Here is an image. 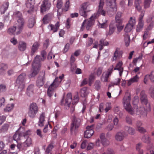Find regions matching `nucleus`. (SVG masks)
Returning <instances> with one entry per match:
<instances>
[{
	"instance_id": "f257e3e1",
	"label": "nucleus",
	"mask_w": 154,
	"mask_h": 154,
	"mask_svg": "<svg viewBox=\"0 0 154 154\" xmlns=\"http://www.w3.org/2000/svg\"><path fill=\"white\" fill-rule=\"evenodd\" d=\"M140 99L141 103L145 105V108L140 107L138 108L135 106L134 109L131 107L130 103L131 100L130 95L126 94L123 99V105L125 108L132 115L140 114L143 117L147 116L146 111L150 110V105L148 104V100L146 95L144 91H142L140 93Z\"/></svg>"
},
{
	"instance_id": "f03ea898",
	"label": "nucleus",
	"mask_w": 154,
	"mask_h": 154,
	"mask_svg": "<svg viewBox=\"0 0 154 154\" xmlns=\"http://www.w3.org/2000/svg\"><path fill=\"white\" fill-rule=\"evenodd\" d=\"M46 53L45 51H42L41 56L37 55L35 57L32 64V67L31 73L29 75V77H35L39 72L41 66V61H44L46 58Z\"/></svg>"
},
{
	"instance_id": "7ed1b4c3",
	"label": "nucleus",
	"mask_w": 154,
	"mask_h": 154,
	"mask_svg": "<svg viewBox=\"0 0 154 154\" xmlns=\"http://www.w3.org/2000/svg\"><path fill=\"white\" fill-rule=\"evenodd\" d=\"M96 19L92 16L89 19H85L83 22L80 30L82 31L86 29L87 30H89L91 27L94 25Z\"/></svg>"
},
{
	"instance_id": "20e7f679",
	"label": "nucleus",
	"mask_w": 154,
	"mask_h": 154,
	"mask_svg": "<svg viewBox=\"0 0 154 154\" xmlns=\"http://www.w3.org/2000/svg\"><path fill=\"white\" fill-rule=\"evenodd\" d=\"M91 5L87 2L83 3L81 6V8L79 10V13L82 16L86 17L88 14L87 13L91 11Z\"/></svg>"
},
{
	"instance_id": "39448f33",
	"label": "nucleus",
	"mask_w": 154,
	"mask_h": 154,
	"mask_svg": "<svg viewBox=\"0 0 154 154\" xmlns=\"http://www.w3.org/2000/svg\"><path fill=\"white\" fill-rule=\"evenodd\" d=\"M107 4L106 9L107 12H111V14L115 13L117 11L116 3V0H106Z\"/></svg>"
},
{
	"instance_id": "423d86ee",
	"label": "nucleus",
	"mask_w": 154,
	"mask_h": 154,
	"mask_svg": "<svg viewBox=\"0 0 154 154\" xmlns=\"http://www.w3.org/2000/svg\"><path fill=\"white\" fill-rule=\"evenodd\" d=\"M38 107L37 104L35 103H31L29 106L28 114L29 117L34 118L38 112Z\"/></svg>"
},
{
	"instance_id": "0eeeda50",
	"label": "nucleus",
	"mask_w": 154,
	"mask_h": 154,
	"mask_svg": "<svg viewBox=\"0 0 154 154\" xmlns=\"http://www.w3.org/2000/svg\"><path fill=\"white\" fill-rule=\"evenodd\" d=\"M25 77V74L23 73L19 76L16 81L17 85L20 91H21L24 88Z\"/></svg>"
},
{
	"instance_id": "6e6552de",
	"label": "nucleus",
	"mask_w": 154,
	"mask_h": 154,
	"mask_svg": "<svg viewBox=\"0 0 154 154\" xmlns=\"http://www.w3.org/2000/svg\"><path fill=\"white\" fill-rule=\"evenodd\" d=\"M15 22L14 25L17 28L16 29V34L18 35L21 32L24 24V21L23 18L18 19Z\"/></svg>"
},
{
	"instance_id": "1a4fd4ad",
	"label": "nucleus",
	"mask_w": 154,
	"mask_h": 154,
	"mask_svg": "<svg viewBox=\"0 0 154 154\" xmlns=\"http://www.w3.org/2000/svg\"><path fill=\"white\" fill-rule=\"evenodd\" d=\"M57 79V78L55 79L48 88L47 94L50 97H51L53 95L54 91L59 85L58 84V82H56V80Z\"/></svg>"
},
{
	"instance_id": "9d476101",
	"label": "nucleus",
	"mask_w": 154,
	"mask_h": 154,
	"mask_svg": "<svg viewBox=\"0 0 154 154\" xmlns=\"http://www.w3.org/2000/svg\"><path fill=\"white\" fill-rule=\"evenodd\" d=\"M113 66H111L108 69L106 72H104L101 78V80L103 82H107L108 81V79L112 74L113 69Z\"/></svg>"
},
{
	"instance_id": "9b49d317",
	"label": "nucleus",
	"mask_w": 154,
	"mask_h": 154,
	"mask_svg": "<svg viewBox=\"0 0 154 154\" xmlns=\"http://www.w3.org/2000/svg\"><path fill=\"white\" fill-rule=\"evenodd\" d=\"M45 71L42 70L40 73V75L38 78L36 84L37 86L39 87L42 86L44 84L45 80Z\"/></svg>"
},
{
	"instance_id": "f8f14e48",
	"label": "nucleus",
	"mask_w": 154,
	"mask_h": 154,
	"mask_svg": "<svg viewBox=\"0 0 154 154\" xmlns=\"http://www.w3.org/2000/svg\"><path fill=\"white\" fill-rule=\"evenodd\" d=\"M93 125L88 126L86 128V130L85 131L84 137L86 138H89L94 134V131L93 130Z\"/></svg>"
},
{
	"instance_id": "ddd939ff",
	"label": "nucleus",
	"mask_w": 154,
	"mask_h": 154,
	"mask_svg": "<svg viewBox=\"0 0 154 154\" xmlns=\"http://www.w3.org/2000/svg\"><path fill=\"white\" fill-rule=\"evenodd\" d=\"M51 6V3L49 1L47 0L44 1L41 7V12L42 13L49 10Z\"/></svg>"
},
{
	"instance_id": "4468645a",
	"label": "nucleus",
	"mask_w": 154,
	"mask_h": 154,
	"mask_svg": "<svg viewBox=\"0 0 154 154\" xmlns=\"http://www.w3.org/2000/svg\"><path fill=\"white\" fill-rule=\"evenodd\" d=\"M72 98L71 94L70 93L67 94L65 99H63L62 100V103L65 105L67 106L68 107H69L72 100Z\"/></svg>"
},
{
	"instance_id": "2eb2a0df",
	"label": "nucleus",
	"mask_w": 154,
	"mask_h": 154,
	"mask_svg": "<svg viewBox=\"0 0 154 154\" xmlns=\"http://www.w3.org/2000/svg\"><path fill=\"white\" fill-rule=\"evenodd\" d=\"M123 63L121 60H119L116 64L114 69L119 71V76L122 77V72L123 71V68L122 67Z\"/></svg>"
},
{
	"instance_id": "dca6fc26",
	"label": "nucleus",
	"mask_w": 154,
	"mask_h": 154,
	"mask_svg": "<svg viewBox=\"0 0 154 154\" xmlns=\"http://www.w3.org/2000/svg\"><path fill=\"white\" fill-rule=\"evenodd\" d=\"M123 52L122 51L120 50L118 48H117L114 53L113 60H116L117 59L121 58L122 56Z\"/></svg>"
},
{
	"instance_id": "f3484780",
	"label": "nucleus",
	"mask_w": 154,
	"mask_h": 154,
	"mask_svg": "<svg viewBox=\"0 0 154 154\" xmlns=\"http://www.w3.org/2000/svg\"><path fill=\"white\" fill-rule=\"evenodd\" d=\"M80 121L79 119H74L71 124V132L75 131V130L80 125Z\"/></svg>"
},
{
	"instance_id": "a211bd4d",
	"label": "nucleus",
	"mask_w": 154,
	"mask_h": 154,
	"mask_svg": "<svg viewBox=\"0 0 154 154\" xmlns=\"http://www.w3.org/2000/svg\"><path fill=\"white\" fill-rule=\"evenodd\" d=\"M34 0H27L26 2V6L29 9L28 10V12L32 11L34 9Z\"/></svg>"
},
{
	"instance_id": "6ab92c4d",
	"label": "nucleus",
	"mask_w": 154,
	"mask_h": 154,
	"mask_svg": "<svg viewBox=\"0 0 154 154\" xmlns=\"http://www.w3.org/2000/svg\"><path fill=\"white\" fill-rule=\"evenodd\" d=\"M100 137L101 140V142L102 145L104 146H106L109 145V142L105 138L104 134H101L100 135Z\"/></svg>"
},
{
	"instance_id": "aec40b11",
	"label": "nucleus",
	"mask_w": 154,
	"mask_h": 154,
	"mask_svg": "<svg viewBox=\"0 0 154 154\" xmlns=\"http://www.w3.org/2000/svg\"><path fill=\"white\" fill-rule=\"evenodd\" d=\"M60 26V25L58 22H57L55 24V26L51 24L48 26V28L49 30L52 31L53 32H56L59 29Z\"/></svg>"
},
{
	"instance_id": "412c9836",
	"label": "nucleus",
	"mask_w": 154,
	"mask_h": 154,
	"mask_svg": "<svg viewBox=\"0 0 154 154\" xmlns=\"http://www.w3.org/2000/svg\"><path fill=\"white\" fill-rule=\"evenodd\" d=\"M90 93V90L89 88L84 87L81 89L80 91V94L82 97H85Z\"/></svg>"
},
{
	"instance_id": "4be33fe9",
	"label": "nucleus",
	"mask_w": 154,
	"mask_h": 154,
	"mask_svg": "<svg viewBox=\"0 0 154 154\" xmlns=\"http://www.w3.org/2000/svg\"><path fill=\"white\" fill-rule=\"evenodd\" d=\"M102 23L98 22L97 25L98 27L103 29H106L108 26V20L106 19H104L102 20Z\"/></svg>"
},
{
	"instance_id": "5701e85b",
	"label": "nucleus",
	"mask_w": 154,
	"mask_h": 154,
	"mask_svg": "<svg viewBox=\"0 0 154 154\" xmlns=\"http://www.w3.org/2000/svg\"><path fill=\"white\" fill-rule=\"evenodd\" d=\"M40 45V44L37 42H35L32 46L31 51V55L32 56L38 49Z\"/></svg>"
},
{
	"instance_id": "b1692460",
	"label": "nucleus",
	"mask_w": 154,
	"mask_h": 154,
	"mask_svg": "<svg viewBox=\"0 0 154 154\" xmlns=\"http://www.w3.org/2000/svg\"><path fill=\"white\" fill-rule=\"evenodd\" d=\"M106 14V12L103 9L98 10L97 13L94 14L92 16L95 19H96L99 17L100 14H101L103 16H105Z\"/></svg>"
},
{
	"instance_id": "393cba45",
	"label": "nucleus",
	"mask_w": 154,
	"mask_h": 154,
	"mask_svg": "<svg viewBox=\"0 0 154 154\" xmlns=\"http://www.w3.org/2000/svg\"><path fill=\"white\" fill-rule=\"evenodd\" d=\"M22 137V134L19 132H16L13 136V139L17 142L21 140Z\"/></svg>"
},
{
	"instance_id": "a878e982",
	"label": "nucleus",
	"mask_w": 154,
	"mask_h": 154,
	"mask_svg": "<svg viewBox=\"0 0 154 154\" xmlns=\"http://www.w3.org/2000/svg\"><path fill=\"white\" fill-rule=\"evenodd\" d=\"M34 85H29L27 88V94L29 97L33 95L34 92Z\"/></svg>"
},
{
	"instance_id": "bb28decb",
	"label": "nucleus",
	"mask_w": 154,
	"mask_h": 154,
	"mask_svg": "<svg viewBox=\"0 0 154 154\" xmlns=\"http://www.w3.org/2000/svg\"><path fill=\"white\" fill-rule=\"evenodd\" d=\"M8 68V66L5 64L0 65V75H3L5 73L6 71Z\"/></svg>"
},
{
	"instance_id": "cd10ccee",
	"label": "nucleus",
	"mask_w": 154,
	"mask_h": 154,
	"mask_svg": "<svg viewBox=\"0 0 154 154\" xmlns=\"http://www.w3.org/2000/svg\"><path fill=\"white\" fill-rule=\"evenodd\" d=\"M45 114L44 113H42L40 116L39 121L38 122V125L40 127L43 126L44 124Z\"/></svg>"
},
{
	"instance_id": "c85d7f7f",
	"label": "nucleus",
	"mask_w": 154,
	"mask_h": 154,
	"mask_svg": "<svg viewBox=\"0 0 154 154\" xmlns=\"http://www.w3.org/2000/svg\"><path fill=\"white\" fill-rule=\"evenodd\" d=\"M121 77L120 78H117L115 79L114 81L111 82L109 84V88L111 87L114 85H119L120 84V81L121 79Z\"/></svg>"
},
{
	"instance_id": "c756f323",
	"label": "nucleus",
	"mask_w": 154,
	"mask_h": 154,
	"mask_svg": "<svg viewBox=\"0 0 154 154\" xmlns=\"http://www.w3.org/2000/svg\"><path fill=\"white\" fill-rule=\"evenodd\" d=\"M14 104L13 103L8 104L4 108V111L5 112H9L11 111L13 109Z\"/></svg>"
},
{
	"instance_id": "7c9ffc66",
	"label": "nucleus",
	"mask_w": 154,
	"mask_h": 154,
	"mask_svg": "<svg viewBox=\"0 0 154 154\" xmlns=\"http://www.w3.org/2000/svg\"><path fill=\"white\" fill-rule=\"evenodd\" d=\"M124 41L125 46L126 47H128L129 46L131 41L130 36L127 34H126L125 36L124 39Z\"/></svg>"
},
{
	"instance_id": "2f4dec72",
	"label": "nucleus",
	"mask_w": 154,
	"mask_h": 154,
	"mask_svg": "<svg viewBox=\"0 0 154 154\" xmlns=\"http://www.w3.org/2000/svg\"><path fill=\"white\" fill-rule=\"evenodd\" d=\"M26 43L23 42H20L19 43L18 48L21 51H24L26 48Z\"/></svg>"
},
{
	"instance_id": "473e14b6",
	"label": "nucleus",
	"mask_w": 154,
	"mask_h": 154,
	"mask_svg": "<svg viewBox=\"0 0 154 154\" xmlns=\"http://www.w3.org/2000/svg\"><path fill=\"white\" fill-rule=\"evenodd\" d=\"M124 137L125 136L124 133L119 132L117 133L116 134L115 138L118 141H121L123 140Z\"/></svg>"
},
{
	"instance_id": "72a5a7b5",
	"label": "nucleus",
	"mask_w": 154,
	"mask_h": 154,
	"mask_svg": "<svg viewBox=\"0 0 154 154\" xmlns=\"http://www.w3.org/2000/svg\"><path fill=\"white\" fill-rule=\"evenodd\" d=\"M17 28L14 25L12 27L9 28L8 30V33L10 35H17L16 34V29Z\"/></svg>"
},
{
	"instance_id": "f704fd0d",
	"label": "nucleus",
	"mask_w": 154,
	"mask_h": 154,
	"mask_svg": "<svg viewBox=\"0 0 154 154\" xmlns=\"http://www.w3.org/2000/svg\"><path fill=\"white\" fill-rule=\"evenodd\" d=\"M122 13L120 12H118L116 15L115 20L116 23L119 24L122 23V20L121 18Z\"/></svg>"
},
{
	"instance_id": "c9c22d12",
	"label": "nucleus",
	"mask_w": 154,
	"mask_h": 154,
	"mask_svg": "<svg viewBox=\"0 0 154 154\" xmlns=\"http://www.w3.org/2000/svg\"><path fill=\"white\" fill-rule=\"evenodd\" d=\"M8 7V4L6 3L0 7V12L1 14H4L7 10Z\"/></svg>"
},
{
	"instance_id": "e433bc0d",
	"label": "nucleus",
	"mask_w": 154,
	"mask_h": 154,
	"mask_svg": "<svg viewBox=\"0 0 154 154\" xmlns=\"http://www.w3.org/2000/svg\"><path fill=\"white\" fill-rule=\"evenodd\" d=\"M24 143L25 144L27 147H29L31 146L32 144V139L30 137H28L25 141L24 142Z\"/></svg>"
},
{
	"instance_id": "4c0bfd02",
	"label": "nucleus",
	"mask_w": 154,
	"mask_h": 154,
	"mask_svg": "<svg viewBox=\"0 0 154 154\" xmlns=\"http://www.w3.org/2000/svg\"><path fill=\"white\" fill-rule=\"evenodd\" d=\"M13 17L16 20L23 18L22 14L18 11H16L14 12Z\"/></svg>"
},
{
	"instance_id": "58836bf2",
	"label": "nucleus",
	"mask_w": 154,
	"mask_h": 154,
	"mask_svg": "<svg viewBox=\"0 0 154 154\" xmlns=\"http://www.w3.org/2000/svg\"><path fill=\"white\" fill-rule=\"evenodd\" d=\"M115 27L112 26L111 25H110L109 26V31L106 32V35L108 36L112 35L115 31Z\"/></svg>"
},
{
	"instance_id": "ea45409f",
	"label": "nucleus",
	"mask_w": 154,
	"mask_h": 154,
	"mask_svg": "<svg viewBox=\"0 0 154 154\" xmlns=\"http://www.w3.org/2000/svg\"><path fill=\"white\" fill-rule=\"evenodd\" d=\"M26 146L25 144L24 143V142L21 143H17V147L19 150H25L27 147Z\"/></svg>"
},
{
	"instance_id": "a19ab883",
	"label": "nucleus",
	"mask_w": 154,
	"mask_h": 154,
	"mask_svg": "<svg viewBox=\"0 0 154 154\" xmlns=\"http://www.w3.org/2000/svg\"><path fill=\"white\" fill-rule=\"evenodd\" d=\"M141 2V0H135L134 2L135 8L138 11H140L141 10V7L140 5Z\"/></svg>"
},
{
	"instance_id": "79ce46f5",
	"label": "nucleus",
	"mask_w": 154,
	"mask_h": 154,
	"mask_svg": "<svg viewBox=\"0 0 154 154\" xmlns=\"http://www.w3.org/2000/svg\"><path fill=\"white\" fill-rule=\"evenodd\" d=\"M125 130L128 134L132 135L134 133L135 130L133 128L126 126L125 128Z\"/></svg>"
},
{
	"instance_id": "37998d69",
	"label": "nucleus",
	"mask_w": 154,
	"mask_h": 154,
	"mask_svg": "<svg viewBox=\"0 0 154 154\" xmlns=\"http://www.w3.org/2000/svg\"><path fill=\"white\" fill-rule=\"evenodd\" d=\"M143 26V21H139V23L137 28L136 30L137 32H140L142 29Z\"/></svg>"
},
{
	"instance_id": "c03bdc74",
	"label": "nucleus",
	"mask_w": 154,
	"mask_h": 154,
	"mask_svg": "<svg viewBox=\"0 0 154 154\" xmlns=\"http://www.w3.org/2000/svg\"><path fill=\"white\" fill-rule=\"evenodd\" d=\"M133 27L130 24H128L126 26L124 30L125 32H129L131 30Z\"/></svg>"
},
{
	"instance_id": "a18cd8bd",
	"label": "nucleus",
	"mask_w": 154,
	"mask_h": 154,
	"mask_svg": "<svg viewBox=\"0 0 154 154\" xmlns=\"http://www.w3.org/2000/svg\"><path fill=\"white\" fill-rule=\"evenodd\" d=\"M50 18L48 15H45L43 19V22L44 24L48 23L50 20Z\"/></svg>"
},
{
	"instance_id": "49530a36",
	"label": "nucleus",
	"mask_w": 154,
	"mask_h": 154,
	"mask_svg": "<svg viewBox=\"0 0 154 154\" xmlns=\"http://www.w3.org/2000/svg\"><path fill=\"white\" fill-rule=\"evenodd\" d=\"M34 19L33 18L30 19L29 20L28 26L29 28H32L34 24Z\"/></svg>"
},
{
	"instance_id": "de8ad7c7",
	"label": "nucleus",
	"mask_w": 154,
	"mask_h": 154,
	"mask_svg": "<svg viewBox=\"0 0 154 154\" xmlns=\"http://www.w3.org/2000/svg\"><path fill=\"white\" fill-rule=\"evenodd\" d=\"M95 78V77L94 74L92 73L90 75L89 78V85H91L92 82L94 81Z\"/></svg>"
},
{
	"instance_id": "09e8293b",
	"label": "nucleus",
	"mask_w": 154,
	"mask_h": 154,
	"mask_svg": "<svg viewBox=\"0 0 154 154\" xmlns=\"http://www.w3.org/2000/svg\"><path fill=\"white\" fill-rule=\"evenodd\" d=\"M53 147L54 146L52 143L49 144L46 150L45 151L47 153H49L52 150Z\"/></svg>"
},
{
	"instance_id": "8fccbe9b",
	"label": "nucleus",
	"mask_w": 154,
	"mask_h": 154,
	"mask_svg": "<svg viewBox=\"0 0 154 154\" xmlns=\"http://www.w3.org/2000/svg\"><path fill=\"white\" fill-rule=\"evenodd\" d=\"M122 23L119 24L116 23V24L117 30L119 32H120L124 28V26L122 25Z\"/></svg>"
},
{
	"instance_id": "3c124183",
	"label": "nucleus",
	"mask_w": 154,
	"mask_h": 154,
	"mask_svg": "<svg viewBox=\"0 0 154 154\" xmlns=\"http://www.w3.org/2000/svg\"><path fill=\"white\" fill-rule=\"evenodd\" d=\"M136 23L135 18L134 17H131L129 23L128 24H129L133 27Z\"/></svg>"
},
{
	"instance_id": "603ef678",
	"label": "nucleus",
	"mask_w": 154,
	"mask_h": 154,
	"mask_svg": "<svg viewBox=\"0 0 154 154\" xmlns=\"http://www.w3.org/2000/svg\"><path fill=\"white\" fill-rule=\"evenodd\" d=\"M149 92L151 97L154 99V87H151L149 88Z\"/></svg>"
},
{
	"instance_id": "864d4df0",
	"label": "nucleus",
	"mask_w": 154,
	"mask_h": 154,
	"mask_svg": "<svg viewBox=\"0 0 154 154\" xmlns=\"http://www.w3.org/2000/svg\"><path fill=\"white\" fill-rule=\"evenodd\" d=\"M150 138L147 136H144L142 138V140L144 142L149 143L150 140Z\"/></svg>"
},
{
	"instance_id": "5fc2aeb1",
	"label": "nucleus",
	"mask_w": 154,
	"mask_h": 154,
	"mask_svg": "<svg viewBox=\"0 0 154 154\" xmlns=\"http://www.w3.org/2000/svg\"><path fill=\"white\" fill-rule=\"evenodd\" d=\"M151 1V0H145L144 2V8H147L149 7Z\"/></svg>"
},
{
	"instance_id": "6e6d98bb",
	"label": "nucleus",
	"mask_w": 154,
	"mask_h": 154,
	"mask_svg": "<svg viewBox=\"0 0 154 154\" xmlns=\"http://www.w3.org/2000/svg\"><path fill=\"white\" fill-rule=\"evenodd\" d=\"M141 146V144L140 143L137 144L136 146V149L139 152V154H143V150L140 149Z\"/></svg>"
},
{
	"instance_id": "4d7b16f0",
	"label": "nucleus",
	"mask_w": 154,
	"mask_h": 154,
	"mask_svg": "<svg viewBox=\"0 0 154 154\" xmlns=\"http://www.w3.org/2000/svg\"><path fill=\"white\" fill-rule=\"evenodd\" d=\"M95 144L93 143L90 142L88 143L87 147V150H90L93 149Z\"/></svg>"
},
{
	"instance_id": "13d9d810",
	"label": "nucleus",
	"mask_w": 154,
	"mask_h": 154,
	"mask_svg": "<svg viewBox=\"0 0 154 154\" xmlns=\"http://www.w3.org/2000/svg\"><path fill=\"white\" fill-rule=\"evenodd\" d=\"M57 7L58 9H60L62 6L63 3L62 0H57Z\"/></svg>"
},
{
	"instance_id": "bf43d9fd",
	"label": "nucleus",
	"mask_w": 154,
	"mask_h": 154,
	"mask_svg": "<svg viewBox=\"0 0 154 154\" xmlns=\"http://www.w3.org/2000/svg\"><path fill=\"white\" fill-rule=\"evenodd\" d=\"M69 7V0H66L65 5V7L64 10L65 11H68Z\"/></svg>"
},
{
	"instance_id": "052dcab7",
	"label": "nucleus",
	"mask_w": 154,
	"mask_h": 154,
	"mask_svg": "<svg viewBox=\"0 0 154 154\" xmlns=\"http://www.w3.org/2000/svg\"><path fill=\"white\" fill-rule=\"evenodd\" d=\"M100 81L97 80L96 81L95 83V88L97 90H99L100 88Z\"/></svg>"
},
{
	"instance_id": "680f3d73",
	"label": "nucleus",
	"mask_w": 154,
	"mask_h": 154,
	"mask_svg": "<svg viewBox=\"0 0 154 154\" xmlns=\"http://www.w3.org/2000/svg\"><path fill=\"white\" fill-rule=\"evenodd\" d=\"M106 108L105 109L106 112H108L111 108V104L109 103H107L106 104Z\"/></svg>"
},
{
	"instance_id": "e2e57ef3",
	"label": "nucleus",
	"mask_w": 154,
	"mask_h": 154,
	"mask_svg": "<svg viewBox=\"0 0 154 154\" xmlns=\"http://www.w3.org/2000/svg\"><path fill=\"white\" fill-rule=\"evenodd\" d=\"M143 57V55L142 54H140L139 56L137 58H135L133 60V62L134 63H136L138 61L141 60Z\"/></svg>"
},
{
	"instance_id": "0e129e2a",
	"label": "nucleus",
	"mask_w": 154,
	"mask_h": 154,
	"mask_svg": "<svg viewBox=\"0 0 154 154\" xmlns=\"http://www.w3.org/2000/svg\"><path fill=\"white\" fill-rule=\"evenodd\" d=\"M10 42L14 45H16L18 43L17 39L15 37L11 38Z\"/></svg>"
},
{
	"instance_id": "69168bd1",
	"label": "nucleus",
	"mask_w": 154,
	"mask_h": 154,
	"mask_svg": "<svg viewBox=\"0 0 154 154\" xmlns=\"http://www.w3.org/2000/svg\"><path fill=\"white\" fill-rule=\"evenodd\" d=\"M36 133L40 137L42 138L43 136L42 133V131L40 129H38L36 131Z\"/></svg>"
},
{
	"instance_id": "338daca9",
	"label": "nucleus",
	"mask_w": 154,
	"mask_h": 154,
	"mask_svg": "<svg viewBox=\"0 0 154 154\" xmlns=\"http://www.w3.org/2000/svg\"><path fill=\"white\" fill-rule=\"evenodd\" d=\"M136 129L138 131L141 133H144L146 131V130L142 127H138V128H136Z\"/></svg>"
},
{
	"instance_id": "774afa93",
	"label": "nucleus",
	"mask_w": 154,
	"mask_h": 154,
	"mask_svg": "<svg viewBox=\"0 0 154 154\" xmlns=\"http://www.w3.org/2000/svg\"><path fill=\"white\" fill-rule=\"evenodd\" d=\"M149 79L152 82H154V72H152L149 75Z\"/></svg>"
}]
</instances>
